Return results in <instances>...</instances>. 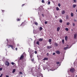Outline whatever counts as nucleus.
Instances as JSON below:
<instances>
[{
    "label": "nucleus",
    "mask_w": 77,
    "mask_h": 77,
    "mask_svg": "<svg viewBox=\"0 0 77 77\" xmlns=\"http://www.w3.org/2000/svg\"><path fill=\"white\" fill-rule=\"evenodd\" d=\"M6 77H9V76L8 75H6Z\"/></svg>",
    "instance_id": "obj_47"
},
{
    "label": "nucleus",
    "mask_w": 77,
    "mask_h": 77,
    "mask_svg": "<svg viewBox=\"0 0 77 77\" xmlns=\"http://www.w3.org/2000/svg\"><path fill=\"white\" fill-rule=\"evenodd\" d=\"M73 26H75V23H73Z\"/></svg>",
    "instance_id": "obj_43"
},
{
    "label": "nucleus",
    "mask_w": 77,
    "mask_h": 77,
    "mask_svg": "<svg viewBox=\"0 0 77 77\" xmlns=\"http://www.w3.org/2000/svg\"><path fill=\"white\" fill-rule=\"evenodd\" d=\"M35 54H37V51H35Z\"/></svg>",
    "instance_id": "obj_37"
},
{
    "label": "nucleus",
    "mask_w": 77,
    "mask_h": 77,
    "mask_svg": "<svg viewBox=\"0 0 77 77\" xmlns=\"http://www.w3.org/2000/svg\"><path fill=\"white\" fill-rule=\"evenodd\" d=\"M42 41H43V39H42V38H40L39 39V41L40 42Z\"/></svg>",
    "instance_id": "obj_9"
},
{
    "label": "nucleus",
    "mask_w": 77,
    "mask_h": 77,
    "mask_svg": "<svg viewBox=\"0 0 77 77\" xmlns=\"http://www.w3.org/2000/svg\"><path fill=\"white\" fill-rule=\"evenodd\" d=\"M75 77H77V75H76Z\"/></svg>",
    "instance_id": "obj_49"
},
{
    "label": "nucleus",
    "mask_w": 77,
    "mask_h": 77,
    "mask_svg": "<svg viewBox=\"0 0 77 77\" xmlns=\"http://www.w3.org/2000/svg\"><path fill=\"white\" fill-rule=\"evenodd\" d=\"M58 6L59 7H60V3H59L58 4Z\"/></svg>",
    "instance_id": "obj_32"
},
{
    "label": "nucleus",
    "mask_w": 77,
    "mask_h": 77,
    "mask_svg": "<svg viewBox=\"0 0 77 77\" xmlns=\"http://www.w3.org/2000/svg\"><path fill=\"white\" fill-rule=\"evenodd\" d=\"M55 45L56 46V47L58 46V44H57V43H56V42L55 43Z\"/></svg>",
    "instance_id": "obj_19"
},
{
    "label": "nucleus",
    "mask_w": 77,
    "mask_h": 77,
    "mask_svg": "<svg viewBox=\"0 0 77 77\" xmlns=\"http://www.w3.org/2000/svg\"><path fill=\"white\" fill-rule=\"evenodd\" d=\"M60 22L61 23H62V19L60 20Z\"/></svg>",
    "instance_id": "obj_29"
},
{
    "label": "nucleus",
    "mask_w": 77,
    "mask_h": 77,
    "mask_svg": "<svg viewBox=\"0 0 77 77\" xmlns=\"http://www.w3.org/2000/svg\"><path fill=\"white\" fill-rule=\"evenodd\" d=\"M66 25L67 26H69V22H67L66 23Z\"/></svg>",
    "instance_id": "obj_27"
},
{
    "label": "nucleus",
    "mask_w": 77,
    "mask_h": 77,
    "mask_svg": "<svg viewBox=\"0 0 77 77\" xmlns=\"http://www.w3.org/2000/svg\"><path fill=\"white\" fill-rule=\"evenodd\" d=\"M36 44H37V45H39V41H38L36 42Z\"/></svg>",
    "instance_id": "obj_18"
},
{
    "label": "nucleus",
    "mask_w": 77,
    "mask_h": 77,
    "mask_svg": "<svg viewBox=\"0 0 77 77\" xmlns=\"http://www.w3.org/2000/svg\"><path fill=\"white\" fill-rule=\"evenodd\" d=\"M57 65H60V62H57Z\"/></svg>",
    "instance_id": "obj_26"
},
{
    "label": "nucleus",
    "mask_w": 77,
    "mask_h": 77,
    "mask_svg": "<svg viewBox=\"0 0 77 77\" xmlns=\"http://www.w3.org/2000/svg\"><path fill=\"white\" fill-rule=\"evenodd\" d=\"M62 14H64L65 13V11L63 10L62 12H61Z\"/></svg>",
    "instance_id": "obj_10"
},
{
    "label": "nucleus",
    "mask_w": 77,
    "mask_h": 77,
    "mask_svg": "<svg viewBox=\"0 0 77 77\" xmlns=\"http://www.w3.org/2000/svg\"><path fill=\"white\" fill-rule=\"evenodd\" d=\"M65 39L66 41H67L68 39V36H66V37H65Z\"/></svg>",
    "instance_id": "obj_11"
},
{
    "label": "nucleus",
    "mask_w": 77,
    "mask_h": 77,
    "mask_svg": "<svg viewBox=\"0 0 77 77\" xmlns=\"http://www.w3.org/2000/svg\"><path fill=\"white\" fill-rule=\"evenodd\" d=\"M48 58L47 57H45L43 59V60H48Z\"/></svg>",
    "instance_id": "obj_7"
},
{
    "label": "nucleus",
    "mask_w": 77,
    "mask_h": 77,
    "mask_svg": "<svg viewBox=\"0 0 77 77\" xmlns=\"http://www.w3.org/2000/svg\"><path fill=\"white\" fill-rule=\"evenodd\" d=\"M76 37H77V35L75 34L74 35V39H75L76 38Z\"/></svg>",
    "instance_id": "obj_15"
},
{
    "label": "nucleus",
    "mask_w": 77,
    "mask_h": 77,
    "mask_svg": "<svg viewBox=\"0 0 77 77\" xmlns=\"http://www.w3.org/2000/svg\"><path fill=\"white\" fill-rule=\"evenodd\" d=\"M70 71L71 72L73 73L74 71H75V69L74 68H72L70 69Z\"/></svg>",
    "instance_id": "obj_1"
},
{
    "label": "nucleus",
    "mask_w": 77,
    "mask_h": 77,
    "mask_svg": "<svg viewBox=\"0 0 77 77\" xmlns=\"http://www.w3.org/2000/svg\"><path fill=\"white\" fill-rule=\"evenodd\" d=\"M9 47L8 48H10V47L11 48H12V49H13V50H14V47H13V46L12 45H8Z\"/></svg>",
    "instance_id": "obj_3"
},
{
    "label": "nucleus",
    "mask_w": 77,
    "mask_h": 77,
    "mask_svg": "<svg viewBox=\"0 0 77 77\" xmlns=\"http://www.w3.org/2000/svg\"><path fill=\"white\" fill-rule=\"evenodd\" d=\"M19 74H20V75H23V73H22V72H19Z\"/></svg>",
    "instance_id": "obj_30"
},
{
    "label": "nucleus",
    "mask_w": 77,
    "mask_h": 77,
    "mask_svg": "<svg viewBox=\"0 0 77 77\" xmlns=\"http://www.w3.org/2000/svg\"><path fill=\"white\" fill-rule=\"evenodd\" d=\"M60 28L59 27H58L57 28V32H59L60 30Z\"/></svg>",
    "instance_id": "obj_8"
},
{
    "label": "nucleus",
    "mask_w": 77,
    "mask_h": 77,
    "mask_svg": "<svg viewBox=\"0 0 77 77\" xmlns=\"http://www.w3.org/2000/svg\"><path fill=\"white\" fill-rule=\"evenodd\" d=\"M30 58H32L33 57V55H32V54H31L30 56Z\"/></svg>",
    "instance_id": "obj_22"
},
{
    "label": "nucleus",
    "mask_w": 77,
    "mask_h": 77,
    "mask_svg": "<svg viewBox=\"0 0 77 77\" xmlns=\"http://www.w3.org/2000/svg\"><path fill=\"white\" fill-rule=\"evenodd\" d=\"M72 31V30H73L72 29L71 30Z\"/></svg>",
    "instance_id": "obj_52"
},
{
    "label": "nucleus",
    "mask_w": 77,
    "mask_h": 77,
    "mask_svg": "<svg viewBox=\"0 0 77 77\" xmlns=\"http://www.w3.org/2000/svg\"><path fill=\"white\" fill-rule=\"evenodd\" d=\"M23 58H24V55H22L20 56V60H21V59H23Z\"/></svg>",
    "instance_id": "obj_2"
},
{
    "label": "nucleus",
    "mask_w": 77,
    "mask_h": 77,
    "mask_svg": "<svg viewBox=\"0 0 77 77\" xmlns=\"http://www.w3.org/2000/svg\"><path fill=\"white\" fill-rule=\"evenodd\" d=\"M20 20H21V18H17V21H20Z\"/></svg>",
    "instance_id": "obj_13"
},
{
    "label": "nucleus",
    "mask_w": 77,
    "mask_h": 77,
    "mask_svg": "<svg viewBox=\"0 0 77 77\" xmlns=\"http://www.w3.org/2000/svg\"><path fill=\"white\" fill-rule=\"evenodd\" d=\"M2 12H5V10H2Z\"/></svg>",
    "instance_id": "obj_48"
},
{
    "label": "nucleus",
    "mask_w": 77,
    "mask_h": 77,
    "mask_svg": "<svg viewBox=\"0 0 77 77\" xmlns=\"http://www.w3.org/2000/svg\"><path fill=\"white\" fill-rule=\"evenodd\" d=\"M49 42H51V39H49Z\"/></svg>",
    "instance_id": "obj_28"
},
{
    "label": "nucleus",
    "mask_w": 77,
    "mask_h": 77,
    "mask_svg": "<svg viewBox=\"0 0 77 77\" xmlns=\"http://www.w3.org/2000/svg\"><path fill=\"white\" fill-rule=\"evenodd\" d=\"M42 3H44V0H42Z\"/></svg>",
    "instance_id": "obj_31"
},
{
    "label": "nucleus",
    "mask_w": 77,
    "mask_h": 77,
    "mask_svg": "<svg viewBox=\"0 0 77 77\" xmlns=\"http://www.w3.org/2000/svg\"><path fill=\"white\" fill-rule=\"evenodd\" d=\"M64 39H62V42H63V43H64Z\"/></svg>",
    "instance_id": "obj_33"
},
{
    "label": "nucleus",
    "mask_w": 77,
    "mask_h": 77,
    "mask_svg": "<svg viewBox=\"0 0 77 77\" xmlns=\"http://www.w3.org/2000/svg\"><path fill=\"white\" fill-rule=\"evenodd\" d=\"M55 54H56V53H54L53 54V55H55Z\"/></svg>",
    "instance_id": "obj_41"
},
{
    "label": "nucleus",
    "mask_w": 77,
    "mask_h": 77,
    "mask_svg": "<svg viewBox=\"0 0 77 77\" xmlns=\"http://www.w3.org/2000/svg\"><path fill=\"white\" fill-rule=\"evenodd\" d=\"M48 5H50V2L49 1L48 3Z\"/></svg>",
    "instance_id": "obj_34"
},
{
    "label": "nucleus",
    "mask_w": 77,
    "mask_h": 77,
    "mask_svg": "<svg viewBox=\"0 0 77 77\" xmlns=\"http://www.w3.org/2000/svg\"><path fill=\"white\" fill-rule=\"evenodd\" d=\"M16 71V70L15 69H14L12 71L13 73H14V72H15Z\"/></svg>",
    "instance_id": "obj_14"
},
{
    "label": "nucleus",
    "mask_w": 77,
    "mask_h": 77,
    "mask_svg": "<svg viewBox=\"0 0 77 77\" xmlns=\"http://www.w3.org/2000/svg\"><path fill=\"white\" fill-rule=\"evenodd\" d=\"M52 47L51 46H47V48L48 49H50V48H51Z\"/></svg>",
    "instance_id": "obj_5"
},
{
    "label": "nucleus",
    "mask_w": 77,
    "mask_h": 77,
    "mask_svg": "<svg viewBox=\"0 0 77 77\" xmlns=\"http://www.w3.org/2000/svg\"><path fill=\"white\" fill-rule=\"evenodd\" d=\"M3 69L2 68H0V71H2Z\"/></svg>",
    "instance_id": "obj_39"
},
{
    "label": "nucleus",
    "mask_w": 77,
    "mask_h": 77,
    "mask_svg": "<svg viewBox=\"0 0 77 77\" xmlns=\"http://www.w3.org/2000/svg\"><path fill=\"white\" fill-rule=\"evenodd\" d=\"M74 21L75 22H76V21H77V20H74Z\"/></svg>",
    "instance_id": "obj_45"
},
{
    "label": "nucleus",
    "mask_w": 77,
    "mask_h": 77,
    "mask_svg": "<svg viewBox=\"0 0 77 77\" xmlns=\"http://www.w3.org/2000/svg\"><path fill=\"white\" fill-rule=\"evenodd\" d=\"M39 30L40 31L42 30V27H40L39 28Z\"/></svg>",
    "instance_id": "obj_23"
},
{
    "label": "nucleus",
    "mask_w": 77,
    "mask_h": 77,
    "mask_svg": "<svg viewBox=\"0 0 77 77\" xmlns=\"http://www.w3.org/2000/svg\"><path fill=\"white\" fill-rule=\"evenodd\" d=\"M56 18L57 17V16H55Z\"/></svg>",
    "instance_id": "obj_50"
},
{
    "label": "nucleus",
    "mask_w": 77,
    "mask_h": 77,
    "mask_svg": "<svg viewBox=\"0 0 77 77\" xmlns=\"http://www.w3.org/2000/svg\"><path fill=\"white\" fill-rule=\"evenodd\" d=\"M11 63L12 65H14V62H11Z\"/></svg>",
    "instance_id": "obj_35"
},
{
    "label": "nucleus",
    "mask_w": 77,
    "mask_h": 77,
    "mask_svg": "<svg viewBox=\"0 0 77 77\" xmlns=\"http://www.w3.org/2000/svg\"><path fill=\"white\" fill-rule=\"evenodd\" d=\"M56 10L57 11H59V8L57 7L56 8Z\"/></svg>",
    "instance_id": "obj_20"
},
{
    "label": "nucleus",
    "mask_w": 77,
    "mask_h": 77,
    "mask_svg": "<svg viewBox=\"0 0 77 77\" xmlns=\"http://www.w3.org/2000/svg\"><path fill=\"white\" fill-rule=\"evenodd\" d=\"M47 56H48V55H49V54H48V53H47Z\"/></svg>",
    "instance_id": "obj_44"
},
{
    "label": "nucleus",
    "mask_w": 77,
    "mask_h": 77,
    "mask_svg": "<svg viewBox=\"0 0 77 77\" xmlns=\"http://www.w3.org/2000/svg\"><path fill=\"white\" fill-rule=\"evenodd\" d=\"M71 16L72 17L74 16V14H73V13H71Z\"/></svg>",
    "instance_id": "obj_17"
},
{
    "label": "nucleus",
    "mask_w": 77,
    "mask_h": 77,
    "mask_svg": "<svg viewBox=\"0 0 77 77\" xmlns=\"http://www.w3.org/2000/svg\"><path fill=\"white\" fill-rule=\"evenodd\" d=\"M67 48H68V47H66V48H64V50H66V49H67Z\"/></svg>",
    "instance_id": "obj_24"
},
{
    "label": "nucleus",
    "mask_w": 77,
    "mask_h": 77,
    "mask_svg": "<svg viewBox=\"0 0 77 77\" xmlns=\"http://www.w3.org/2000/svg\"><path fill=\"white\" fill-rule=\"evenodd\" d=\"M15 50H16V51H17V48H16Z\"/></svg>",
    "instance_id": "obj_46"
},
{
    "label": "nucleus",
    "mask_w": 77,
    "mask_h": 77,
    "mask_svg": "<svg viewBox=\"0 0 77 77\" xmlns=\"http://www.w3.org/2000/svg\"><path fill=\"white\" fill-rule=\"evenodd\" d=\"M73 8H75V7H76V5L73 4Z\"/></svg>",
    "instance_id": "obj_16"
},
{
    "label": "nucleus",
    "mask_w": 77,
    "mask_h": 77,
    "mask_svg": "<svg viewBox=\"0 0 77 77\" xmlns=\"http://www.w3.org/2000/svg\"><path fill=\"white\" fill-rule=\"evenodd\" d=\"M73 1L75 3H76V0H73Z\"/></svg>",
    "instance_id": "obj_36"
},
{
    "label": "nucleus",
    "mask_w": 77,
    "mask_h": 77,
    "mask_svg": "<svg viewBox=\"0 0 77 77\" xmlns=\"http://www.w3.org/2000/svg\"><path fill=\"white\" fill-rule=\"evenodd\" d=\"M34 23L35 25H36V26H38V23L36 22H35Z\"/></svg>",
    "instance_id": "obj_21"
},
{
    "label": "nucleus",
    "mask_w": 77,
    "mask_h": 77,
    "mask_svg": "<svg viewBox=\"0 0 77 77\" xmlns=\"http://www.w3.org/2000/svg\"><path fill=\"white\" fill-rule=\"evenodd\" d=\"M56 53L57 54H60V51H56Z\"/></svg>",
    "instance_id": "obj_4"
},
{
    "label": "nucleus",
    "mask_w": 77,
    "mask_h": 77,
    "mask_svg": "<svg viewBox=\"0 0 77 77\" xmlns=\"http://www.w3.org/2000/svg\"><path fill=\"white\" fill-rule=\"evenodd\" d=\"M25 4H23L22 5V6H24V5H25Z\"/></svg>",
    "instance_id": "obj_40"
},
{
    "label": "nucleus",
    "mask_w": 77,
    "mask_h": 77,
    "mask_svg": "<svg viewBox=\"0 0 77 77\" xmlns=\"http://www.w3.org/2000/svg\"><path fill=\"white\" fill-rule=\"evenodd\" d=\"M13 44H14V43H13Z\"/></svg>",
    "instance_id": "obj_53"
},
{
    "label": "nucleus",
    "mask_w": 77,
    "mask_h": 77,
    "mask_svg": "<svg viewBox=\"0 0 77 77\" xmlns=\"http://www.w3.org/2000/svg\"><path fill=\"white\" fill-rule=\"evenodd\" d=\"M69 30L68 28H65V30H66V31H68Z\"/></svg>",
    "instance_id": "obj_25"
},
{
    "label": "nucleus",
    "mask_w": 77,
    "mask_h": 77,
    "mask_svg": "<svg viewBox=\"0 0 77 77\" xmlns=\"http://www.w3.org/2000/svg\"><path fill=\"white\" fill-rule=\"evenodd\" d=\"M42 16H43L44 15H43V14H42Z\"/></svg>",
    "instance_id": "obj_51"
},
{
    "label": "nucleus",
    "mask_w": 77,
    "mask_h": 77,
    "mask_svg": "<svg viewBox=\"0 0 77 77\" xmlns=\"http://www.w3.org/2000/svg\"><path fill=\"white\" fill-rule=\"evenodd\" d=\"M45 24H47V21L45 22Z\"/></svg>",
    "instance_id": "obj_42"
},
{
    "label": "nucleus",
    "mask_w": 77,
    "mask_h": 77,
    "mask_svg": "<svg viewBox=\"0 0 77 77\" xmlns=\"http://www.w3.org/2000/svg\"><path fill=\"white\" fill-rule=\"evenodd\" d=\"M6 64L7 66H9V63L8 62H6Z\"/></svg>",
    "instance_id": "obj_6"
},
{
    "label": "nucleus",
    "mask_w": 77,
    "mask_h": 77,
    "mask_svg": "<svg viewBox=\"0 0 77 77\" xmlns=\"http://www.w3.org/2000/svg\"><path fill=\"white\" fill-rule=\"evenodd\" d=\"M69 18V16H68V15H67L66 16V20H68Z\"/></svg>",
    "instance_id": "obj_12"
},
{
    "label": "nucleus",
    "mask_w": 77,
    "mask_h": 77,
    "mask_svg": "<svg viewBox=\"0 0 77 77\" xmlns=\"http://www.w3.org/2000/svg\"><path fill=\"white\" fill-rule=\"evenodd\" d=\"M2 76H3V74H1V75L0 76V77H2Z\"/></svg>",
    "instance_id": "obj_38"
}]
</instances>
